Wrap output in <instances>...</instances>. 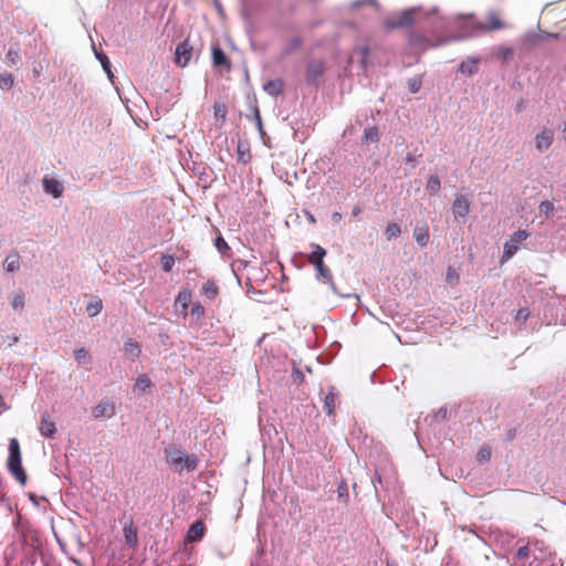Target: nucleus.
<instances>
[{"label": "nucleus", "instance_id": "4468645a", "mask_svg": "<svg viewBox=\"0 0 566 566\" xmlns=\"http://www.w3.org/2000/svg\"><path fill=\"white\" fill-rule=\"evenodd\" d=\"M206 532V526L202 521H196L187 532V541L188 542H198L200 541Z\"/></svg>", "mask_w": 566, "mask_h": 566}, {"label": "nucleus", "instance_id": "e433bc0d", "mask_svg": "<svg viewBox=\"0 0 566 566\" xmlns=\"http://www.w3.org/2000/svg\"><path fill=\"white\" fill-rule=\"evenodd\" d=\"M181 463H184V468L189 472L195 471L198 464L197 459L193 455H184Z\"/></svg>", "mask_w": 566, "mask_h": 566}, {"label": "nucleus", "instance_id": "c9c22d12", "mask_svg": "<svg viewBox=\"0 0 566 566\" xmlns=\"http://www.w3.org/2000/svg\"><path fill=\"white\" fill-rule=\"evenodd\" d=\"M96 56L99 60L104 71L107 73L108 77L112 80L114 75L111 71V62H109L108 57L102 53L101 54L97 53Z\"/></svg>", "mask_w": 566, "mask_h": 566}, {"label": "nucleus", "instance_id": "9d476101", "mask_svg": "<svg viewBox=\"0 0 566 566\" xmlns=\"http://www.w3.org/2000/svg\"><path fill=\"white\" fill-rule=\"evenodd\" d=\"M43 189L54 198H60L63 193V185L55 178L45 176L42 180Z\"/></svg>", "mask_w": 566, "mask_h": 566}, {"label": "nucleus", "instance_id": "a878e982", "mask_svg": "<svg viewBox=\"0 0 566 566\" xmlns=\"http://www.w3.org/2000/svg\"><path fill=\"white\" fill-rule=\"evenodd\" d=\"M364 140H365V143H378V140H379L378 128L376 126L367 127L364 130Z\"/></svg>", "mask_w": 566, "mask_h": 566}, {"label": "nucleus", "instance_id": "dca6fc26", "mask_svg": "<svg viewBox=\"0 0 566 566\" xmlns=\"http://www.w3.org/2000/svg\"><path fill=\"white\" fill-rule=\"evenodd\" d=\"M41 434L46 438H53L56 432L55 423L50 419L49 415L44 413L41 417V423L39 428Z\"/></svg>", "mask_w": 566, "mask_h": 566}, {"label": "nucleus", "instance_id": "20e7f679", "mask_svg": "<svg viewBox=\"0 0 566 566\" xmlns=\"http://www.w3.org/2000/svg\"><path fill=\"white\" fill-rule=\"evenodd\" d=\"M505 28V23L501 20L500 15L495 11H491L488 14L486 23H476L472 25V31L469 35L474 36L485 31H496Z\"/></svg>", "mask_w": 566, "mask_h": 566}, {"label": "nucleus", "instance_id": "4c0bfd02", "mask_svg": "<svg viewBox=\"0 0 566 566\" xmlns=\"http://www.w3.org/2000/svg\"><path fill=\"white\" fill-rule=\"evenodd\" d=\"M7 61L10 65H15L20 61V53L18 49L10 48L7 53Z\"/></svg>", "mask_w": 566, "mask_h": 566}, {"label": "nucleus", "instance_id": "8fccbe9b", "mask_svg": "<svg viewBox=\"0 0 566 566\" xmlns=\"http://www.w3.org/2000/svg\"><path fill=\"white\" fill-rule=\"evenodd\" d=\"M216 7H217L219 13H222V6L219 3L218 0H216Z\"/></svg>", "mask_w": 566, "mask_h": 566}, {"label": "nucleus", "instance_id": "39448f33", "mask_svg": "<svg viewBox=\"0 0 566 566\" xmlns=\"http://www.w3.org/2000/svg\"><path fill=\"white\" fill-rule=\"evenodd\" d=\"M119 522L123 524L125 543L130 548L135 549L138 545V532L136 526L134 525L133 518L123 515V517L119 518Z\"/></svg>", "mask_w": 566, "mask_h": 566}, {"label": "nucleus", "instance_id": "0eeeda50", "mask_svg": "<svg viewBox=\"0 0 566 566\" xmlns=\"http://www.w3.org/2000/svg\"><path fill=\"white\" fill-rule=\"evenodd\" d=\"M412 22H413V11L405 10L397 17L386 19L384 22V25L387 30H394L397 28L410 25Z\"/></svg>", "mask_w": 566, "mask_h": 566}, {"label": "nucleus", "instance_id": "9b49d317", "mask_svg": "<svg viewBox=\"0 0 566 566\" xmlns=\"http://www.w3.org/2000/svg\"><path fill=\"white\" fill-rule=\"evenodd\" d=\"M339 402V394L334 387L328 389V392L324 397V410L328 416H334L336 407Z\"/></svg>", "mask_w": 566, "mask_h": 566}, {"label": "nucleus", "instance_id": "09e8293b", "mask_svg": "<svg viewBox=\"0 0 566 566\" xmlns=\"http://www.w3.org/2000/svg\"><path fill=\"white\" fill-rule=\"evenodd\" d=\"M295 375L297 376V378H298L300 382H302V381H303V379H304L303 374H302L300 370H296V371H295Z\"/></svg>", "mask_w": 566, "mask_h": 566}, {"label": "nucleus", "instance_id": "58836bf2", "mask_svg": "<svg viewBox=\"0 0 566 566\" xmlns=\"http://www.w3.org/2000/svg\"><path fill=\"white\" fill-rule=\"evenodd\" d=\"M190 313L196 319H201L205 316V307L200 303H195Z\"/></svg>", "mask_w": 566, "mask_h": 566}, {"label": "nucleus", "instance_id": "603ef678", "mask_svg": "<svg viewBox=\"0 0 566 566\" xmlns=\"http://www.w3.org/2000/svg\"><path fill=\"white\" fill-rule=\"evenodd\" d=\"M256 118H258L259 125H261V117L259 115V111L258 109H256Z\"/></svg>", "mask_w": 566, "mask_h": 566}, {"label": "nucleus", "instance_id": "2f4dec72", "mask_svg": "<svg viewBox=\"0 0 566 566\" xmlns=\"http://www.w3.org/2000/svg\"><path fill=\"white\" fill-rule=\"evenodd\" d=\"M13 86V76L11 73L4 72L0 74V88L10 90Z\"/></svg>", "mask_w": 566, "mask_h": 566}, {"label": "nucleus", "instance_id": "b1692460", "mask_svg": "<svg viewBox=\"0 0 566 566\" xmlns=\"http://www.w3.org/2000/svg\"><path fill=\"white\" fill-rule=\"evenodd\" d=\"M191 292L189 290H181L176 298V304H180L182 311L186 313L189 304L191 303Z\"/></svg>", "mask_w": 566, "mask_h": 566}, {"label": "nucleus", "instance_id": "2eb2a0df", "mask_svg": "<svg viewBox=\"0 0 566 566\" xmlns=\"http://www.w3.org/2000/svg\"><path fill=\"white\" fill-rule=\"evenodd\" d=\"M413 238L420 247H426L429 242V227L426 222L417 224L413 229Z\"/></svg>", "mask_w": 566, "mask_h": 566}, {"label": "nucleus", "instance_id": "c85d7f7f", "mask_svg": "<svg viewBox=\"0 0 566 566\" xmlns=\"http://www.w3.org/2000/svg\"><path fill=\"white\" fill-rule=\"evenodd\" d=\"M401 233V229L400 227L395 223V222H391L389 223L387 227H386V230H385V235L387 237L388 240H391L394 238H398Z\"/></svg>", "mask_w": 566, "mask_h": 566}, {"label": "nucleus", "instance_id": "bb28decb", "mask_svg": "<svg viewBox=\"0 0 566 566\" xmlns=\"http://www.w3.org/2000/svg\"><path fill=\"white\" fill-rule=\"evenodd\" d=\"M478 61L476 60H468V61H463L461 64H460V72L463 73V74H473L478 66Z\"/></svg>", "mask_w": 566, "mask_h": 566}, {"label": "nucleus", "instance_id": "f704fd0d", "mask_svg": "<svg viewBox=\"0 0 566 566\" xmlns=\"http://www.w3.org/2000/svg\"><path fill=\"white\" fill-rule=\"evenodd\" d=\"M214 245H216L217 250L220 253H222L223 255H227L228 252L230 251V247L228 245V243L226 242V240L221 235H218L216 238Z\"/></svg>", "mask_w": 566, "mask_h": 566}, {"label": "nucleus", "instance_id": "a18cd8bd", "mask_svg": "<svg viewBox=\"0 0 566 566\" xmlns=\"http://www.w3.org/2000/svg\"><path fill=\"white\" fill-rule=\"evenodd\" d=\"M338 494L339 496L346 495L347 496V489L346 485L338 486Z\"/></svg>", "mask_w": 566, "mask_h": 566}, {"label": "nucleus", "instance_id": "49530a36", "mask_svg": "<svg viewBox=\"0 0 566 566\" xmlns=\"http://www.w3.org/2000/svg\"><path fill=\"white\" fill-rule=\"evenodd\" d=\"M515 434H516V430L515 429H511L507 431V440H513L515 438Z\"/></svg>", "mask_w": 566, "mask_h": 566}, {"label": "nucleus", "instance_id": "ea45409f", "mask_svg": "<svg viewBox=\"0 0 566 566\" xmlns=\"http://www.w3.org/2000/svg\"><path fill=\"white\" fill-rule=\"evenodd\" d=\"M422 82L419 77H413L408 81V88L411 93H417L421 88Z\"/></svg>", "mask_w": 566, "mask_h": 566}, {"label": "nucleus", "instance_id": "1a4fd4ad", "mask_svg": "<svg viewBox=\"0 0 566 566\" xmlns=\"http://www.w3.org/2000/svg\"><path fill=\"white\" fill-rule=\"evenodd\" d=\"M452 212L454 218H465L470 212V202L463 195H459L454 198L452 203Z\"/></svg>", "mask_w": 566, "mask_h": 566}, {"label": "nucleus", "instance_id": "f8f14e48", "mask_svg": "<svg viewBox=\"0 0 566 566\" xmlns=\"http://www.w3.org/2000/svg\"><path fill=\"white\" fill-rule=\"evenodd\" d=\"M325 71L324 63L319 60L312 61L306 70V78L310 83H316Z\"/></svg>", "mask_w": 566, "mask_h": 566}, {"label": "nucleus", "instance_id": "c03bdc74", "mask_svg": "<svg viewBox=\"0 0 566 566\" xmlns=\"http://www.w3.org/2000/svg\"><path fill=\"white\" fill-rule=\"evenodd\" d=\"M342 213L340 212H334L332 214V220L335 222V223H338L340 220H342Z\"/></svg>", "mask_w": 566, "mask_h": 566}, {"label": "nucleus", "instance_id": "6ab92c4d", "mask_svg": "<svg viewBox=\"0 0 566 566\" xmlns=\"http://www.w3.org/2000/svg\"><path fill=\"white\" fill-rule=\"evenodd\" d=\"M20 265V256L18 252H11L9 255H7L3 266L7 272H14L19 269Z\"/></svg>", "mask_w": 566, "mask_h": 566}, {"label": "nucleus", "instance_id": "393cba45", "mask_svg": "<svg viewBox=\"0 0 566 566\" xmlns=\"http://www.w3.org/2000/svg\"><path fill=\"white\" fill-rule=\"evenodd\" d=\"M440 188L441 184L439 177L437 175L430 176L426 185V190L430 195H437L440 191Z\"/></svg>", "mask_w": 566, "mask_h": 566}, {"label": "nucleus", "instance_id": "3c124183", "mask_svg": "<svg viewBox=\"0 0 566 566\" xmlns=\"http://www.w3.org/2000/svg\"><path fill=\"white\" fill-rule=\"evenodd\" d=\"M368 52H369V49L367 46L361 49V53H363L364 56H367Z\"/></svg>", "mask_w": 566, "mask_h": 566}, {"label": "nucleus", "instance_id": "a19ab883", "mask_svg": "<svg viewBox=\"0 0 566 566\" xmlns=\"http://www.w3.org/2000/svg\"><path fill=\"white\" fill-rule=\"evenodd\" d=\"M554 211V205L551 201H543L539 205V213L548 217Z\"/></svg>", "mask_w": 566, "mask_h": 566}, {"label": "nucleus", "instance_id": "5fc2aeb1", "mask_svg": "<svg viewBox=\"0 0 566 566\" xmlns=\"http://www.w3.org/2000/svg\"><path fill=\"white\" fill-rule=\"evenodd\" d=\"M4 405V401H3V398L2 396L0 395V407Z\"/></svg>", "mask_w": 566, "mask_h": 566}, {"label": "nucleus", "instance_id": "37998d69", "mask_svg": "<svg viewBox=\"0 0 566 566\" xmlns=\"http://www.w3.org/2000/svg\"><path fill=\"white\" fill-rule=\"evenodd\" d=\"M491 458V451L489 448H482L478 453L479 461H489Z\"/></svg>", "mask_w": 566, "mask_h": 566}, {"label": "nucleus", "instance_id": "423d86ee", "mask_svg": "<svg viewBox=\"0 0 566 566\" xmlns=\"http://www.w3.org/2000/svg\"><path fill=\"white\" fill-rule=\"evenodd\" d=\"M554 142V130L548 127L542 128L534 137L535 149L544 153L549 149Z\"/></svg>", "mask_w": 566, "mask_h": 566}, {"label": "nucleus", "instance_id": "a211bd4d", "mask_svg": "<svg viewBox=\"0 0 566 566\" xmlns=\"http://www.w3.org/2000/svg\"><path fill=\"white\" fill-rule=\"evenodd\" d=\"M201 294L208 300H214L219 294L217 283L213 280H207L201 287Z\"/></svg>", "mask_w": 566, "mask_h": 566}, {"label": "nucleus", "instance_id": "f257e3e1", "mask_svg": "<svg viewBox=\"0 0 566 566\" xmlns=\"http://www.w3.org/2000/svg\"><path fill=\"white\" fill-rule=\"evenodd\" d=\"M9 459H8V467L9 470L12 472V474L17 478V480L21 484H25L27 481V474L22 468L21 463V451L20 446L17 439H11L9 443Z\"/></svg>", "mask_w": 566, "mask_h": 566}, {"label": "nucleus", "instance_id": "4be33fe9", "mask_svg": "<svg viewBox=\"0 0 566 566\" xmlns=\"http://www.w3.org/2000/svg\"><path fill=\"white\" fill-rule=\"evenodd\" d=\"M530 557L531 549L527 544L518 547L515 554V559L520 564V566H526L528 564Z\"/></svg>", "mask_w": 566, "mask_h": 566}, {"label": "nucleus", "instance_id": "6e6d98bb", "mask_svg": "<svg viewBox=\"0 0 566 566\" xmlns=\"http://www.w3.org/2000/svg\"><path fill=\"white\" fill-rule=\"evenodd\" d=\"M310 221H311V222H315V219H314V217H313V216H310Z\"/></svg>", "mask_w": 566, "mask_h": 566}, {"label": "nucleus", "instance_id": "cd10ccee", "mask_svg": "<svg viewBox=\"0 0 566 566\" xmlns=\"http://www.w3.org/2000/svg\"><path fill=\"white\" fill-rule=\"evenodd\" d=\"M102 308H103L102 301L101 300H96V301L91 302V303L87 304L86 313H87L88 316L94 317V316H96L97 314L101 313Z\"/></svg>", "mask_w": 566, "mask_h": 566}, {"label": "nucleus", "instance_id": "c756f323", "mask_svg": "<svg viewBox=\"0 0 566 566\" xmlns=\"http://www.w3.org/2000/svg\"><path fill=\"white\" fill-rule=\"evenodd\" d=\"M160 264L166 273H169L175 265V258L170 254H163L160 258Z\"/></svg>", "mask_w": 566, "mask_h": 566}, {"label": "nucleus", "instance_id": "473e14b6", "mask_svg": "<svg viewBox=\"0 0 566 566\" xmlns=\"http://www.w3.org/2000/svg\"><path fill=\"white\" fill-rule=\"evenodd\" d=\"M125 350L130 353L133 357H138L140 355V348L136 342L129 339L124 345Z\"/></svg>", "mask_w": 566, "mask_h": 566}, {"label": "nucleus", "instance_id": "ddd939ff", "mask_svg": "<svg viewBox=\"0 0 566 566\" xmlns=\"http://www.w3.org/2000/svg\"><path fill=\"white\" fill-rule=\"evenodd\" d=\"M115 415V406L111 401H101L93 408L94 418H112Z\"/></svg>", "mask_w": 566, "mask_h": 566}, {"label": "nucleus", "instance_id": "79ce46f5", "mask_svg": "<svg viewBox=\"0 0 566 566\" xmlns=\"http://www.w3.org/2000/svg\"><path fill=\"white\" fill-rule=\"evenodd\" d=\"M497 55H499L502 60L506 61V60H509V59H511V57H512V55H513V51H512V49H511V48L501 46V48H499Z\"/></svg>", "mask_w": 566, "mask_h": 566}, {"label": "nucleus", "instance_id": "864d4df0", "mask_svg": "<svg viewBox=\"0 0 566 566\" xmlns=\"http://www.w3.org/2000/svg\"><path fill=\"white\" fill-rule=\"evenodd\" d=\"M563 135H564V138L566 139V122H565V125H564V128H563Z\"/></svg>", "mask_w": 566, "mask_h": 566}, {"label": "nucleus", "instance_id": "de8ad7c7", "mask_svg": "<svg viewBox=\"0 0 566 566\" xmlns=\"http://www.w3.org/2000/svg\"><path fill=\"white\" fill-rule=\"evenodd\" d=\"M360 212H361V208H360L359 206H355V207L353 208L352 214H353L354 217H357Z\"/></svg>", "mask_w": 566, "mask_h": 566}, {"label": "nucleus", "instance_id": "7ed1b4c3", "mask_svg": "<svg viewBox=\"0 0 566 566\" xmlns=\"http://www.w3.org/2000/svg\"><path fill=\"white\" fill-rule=\"evenodd\" d=\"M527 238L528 233L525 230H518L514 232L511 239L504 243L501 263L509 261L518 251V243L526 240Z\"/></svg>", "mask_w": 566, "mask_h": 566}, {"label": "nucleus", "instance_id": "412c9836", "mask_svg": "<svg viewBox=\"0 0 566 566\" xmlns=\"http://www.w3.org/2000/svg\"><path fill=\"white\" fill-rule=\"evenodd\" d=\"M151 387V381L146 375H140L134 385V391L144 395Z\"/></svg>", "mask_w": 566, "mask_h": 566}, {"label": "nucleus", "instance_id": "6e6552de", "mask_svg": "<svg viewBox=\"0 0 566 566\" xmlns=\"http://www.w3.org/2000/svg\"><path fill=\"white\" fill-rule=\"evenodd\" d=\"M175 55V61L179 66L185 67L188 65L192 56V46L188 40H185L177 45Z\"/></svg>", "mask_w": 566, "mask_h": 566}, {"label": "nucleus", "instance_id": "7c9ffc66", "mask_svg": "<svg viewBox=\"0 0 566 566\" xmlns=\"http://www.w3.org/2000/svg\"><path fill=\"white\" fill-rule=\"evenodd\" d=\"M10 304L13 310L22 311L24 307V293L21 291L17 293L10 301Z\"/></svg>", "mask_w": 566, "mask_h": 566}, {"label": "nucleus", "instance_id": "5701e85b", "mask_svg": "<svg viewBox=\"0 0 566 566\" xmlns=\"http://www.w3.org/2000/svg\"><path fill=\"white\" fill-rule=\"evenodd\" d=\"M283 83L280 80H272L264 84V91L272 96H277L282 93Z\"/></svg>", "mask_w": 566, "mask_h": 566}, {"label": "nucleus", "instance_id": "aec40b11", "mask_svg": "<svg viewBox=\"0 0 566 566\" xmlns=\"http://www.w3.org/2000/svg\"><path fill=\"white\" fill-rule=\"evenodd\" d=\"M165 453L167 462L171 465H177L181 463L184 460V453L177 448L166 449Z\"/></svg>", "mask_w": 566, "mask_h": 566}, {"label": "nucleus", "instance_id": "f3484780", "mask_svg": "<svg viewBox=\"0 0 566 566\" xmlns=\"http://www.w3.org/2000/svg\"><path fill=\"white\" fill-rule=\"evenodd\" d=\"M212 62L214 66H224L227 70L231 67L229 59L220 48H213Z\"/></svg>", "mask_w": 566, "mask_h": 566}, {"label": "nucleus", "instance_id": "f03ea898", "mask_svg": "<svg viewBox=\"0 0 566 566\" xmlns=\"http://www.w3.org/2000/svg\"><path fill=\"white\" fill-rule=\"evenodd\" d=\"M313 252L308 255V262L315 266L318 275L325 281L331 283L333 280L331 270L324 264V256L326 250L318 244H313Z\"/></svg>", "mask_w": 566, "mask_h": 566}, {"label": "nucleus", "instance_id": "72a5a7b5", "mask_svg": "<svg viewBox=\"0 0 566 566\" xmlns=\"http://www.w3.org/2000/svg\"><path fill=\"white\" fill-rule=\"evenodd\" d=\"M75 360L78 365L85 364L90 360V354L85 348H78L74 352Z\"/></svg>", "mask_w": 566, "mask_h": 566}]
</instances>
